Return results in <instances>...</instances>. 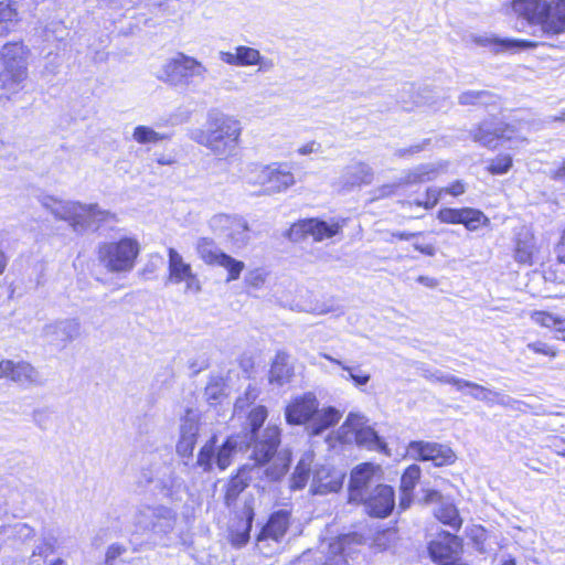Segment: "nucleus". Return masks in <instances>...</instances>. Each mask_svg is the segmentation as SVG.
I'll use <instances>...</instances> for the list:
<instances>
[{
  "instance_id": "1",
  "label": "nucleus",
  "mask_w": 565,
  "mask_h": 565,
  "mask_svg": "<svg viewBox=\"0 0 565 565\" xmlns=\"http://www.w3.org/2000/svg\"><path fill=\"white\" fill-rule=\"evenodd\" d=\"M241 135L242 125L238 119L218 109H211L204 127L193 129L190 138L222 160L236 154Z\"/></svg>"
},
{
  "instance_id": "2",
  "label": "nucleus",
  "mask_w": 565,
  "mask_h": 565,
  "mask_svg": "<svg viewBox=\"0 0 565 565\" xmlns=\"http://www.w3.org/2000/svg\"><path fill=\"white\" fill-rule=\"evenodd\" d=\"M505 10L515 20L540 28L546 36L565 33V0H510Z\"/></svg>"
},
{
  "instance_id": "3",
  "label": "nucleus",
  "mask_w": 565,
  "mask_h": 565,
  "mask_svg": "<svg viewBox=\"0 0 565 565\" xmlns=\"http://www.w3.org/2000/svg\"><path fill=\"white\" fill-rule=\"evenodd\" d=\"M41 204L55 218L66 221L76 233L96 231L104 223L115 220V215L98 206V204H82L76 201H63L54 196L41 198Z\"/></svg>"
},
{
  "instance_id": "4",
  "label": "nucleus",
  "mask_w": 565,
  "mask_h": 565,
  "mask_svg": "<svg viewBox=\"0 0 565 565\" xmlns=\"http://www.w3.org/2000/svg\"><path fill=\"white\" fill-rule=\"evenodd\" d=\"M267 418L265 406L254 407L247 416L246 433L242 437L253 447L252 457L258 462H269L277 456L280 444V429L276 425H267L262 429Z\"/></svg>"
},
{
  "instance_id": "5",
  "label": "nucleus",
  "mask_w": 565,
  "mask_h": 565,
  "mask_svg": "<svg viewBox=\"0 0 565 565\" xmlns=\"http://www.w3.org/2000/svg\"><path fill=\"white\" fill-rule=\"evenodd\" d=\"M290 460V452L281 450L274 460L269 462H258L254 460L255 462L252 466H243L237 475L227 483L225 493L226 503L230 505L235 501L239 493L248 486V481L262 478L263 476H265L268 481L279 480L287 472Z\"/></svg>"
},
{
  "instance_id": "6",
  "label": "nucleus",
  "mask_w": 565,
  "mask_h": 565,
  "mask_svg": "<svg viewBox=\"0 0 565 565\" xmlns=\"http://www.w3.org/2000/svg\"><path fill=\"white\" fill-rule=\"evenodd\" d=\"M0 60L3 68L0 71V104L10 100V96L22 89L28 72L25 64V51L21 43H8L0 51Z\"/></svg>"
},
{
  "instance_id": "7",
  "label": "nucleus",
  "mask_w": 565,
  "mask_h": 565,
  "mask_svg": "<svg viewBox=\"0 0 565 565\" xmlns=\"http://www.w3.org/2000/svg\"><path fill=\"white\" fill-rule=\"evenodd\" d=\"M207 74L209 68L201 61L179 52L161 65L156 77L171 86H190L205 82Z\"/></svg>"
},
{
  "instance_id": "8",
  "label": "nucleus",
  "mask_w": 565,
  "mask_h": 565,
  "mask_svg": "<svg viewBox=\"0 0 565 565\" xmlns=\"http://www.w3.org/2000/svg\"><path fill=\"white\" fill-rule=\"evenodd\" d=\"M141 482L153 484L162 498L170 502H181L188 493L185 481L177 472L172 462L153 461L141 470Z\"/></svg>"
},
{
  "instance_id": "9",
  "label": "nucleus",
  "mask_w": 565,
  "mask_h": 565,
  "mask_svg": "<svg viewBox=\"0 0 565 565\" xmlns=\"http://www.w3.org/2000/svg\"><path fill=\"white\" fill-rule=\"evenodd\" d=\"M216 436H212L200 449L195 466L204 472H210L215 463L220 470H225L235 455L250 445L241 436H230L222 445H216Z\"/></svg>"
},
{
  "instance_id": "10",
  "label": "nucleus",
  "mask_w": 565,
  "mask_h": 565,
  "mask_svg": "<svg viewBox=\"0 0 565 565\" xmlns=\"http://www.w3.org/2000/svg\"><path fill=\"white\" fill-rule=\"evenodd\" d=\"M140 247L134 238L103 243L98 247V260L110 273L125 274L134 269Z\"/></svg>"
},
{
  "instance_id": "11",
  "label": "nucleus",
  "mask_w": 565,
  "mask_h": 565,
  "mask_svg": "<svg viewBox=\"0 0 565 565\" xmlns=\"http://www.w3.org/2000/svg\"><path fill=\"white\" fill-rule=\"evenodd\" d=\"M175 521V511L163 504H142L137 508L132 519L137 532H152L154 534L170 533Z\"/></svg>"
},
{
  "instance_id": "12",
  "label": "nucleus",
  "mask_w": 565,
  "mask_h": 565,
  "mask_svg": "<svg viewBox=\"0 0 565 565\" xmlns=\"http://www.w3.org/2000/svg\"><path fill=\"white\" fill-rule=\"evenodd\" d=\"M341 228L342 225L333 220L327 222L320 218H303L291 225L288 237L294 242H299L311 236L316 242H321L335 236Z\"/></svg>"
},
{
  "instance_id": "13",
  "label": "nucleus",
  "mask_w": 565,
  "mask_h": 565,
  "mask_svg": "<svg viewBox=\"0 0 565 565\" xmlns=\"http://www.w3.org/2000/svg\"><path fill=\"white\" fill-rule=\"evenodd\" d=\"M461 540L449 533L441 532L428 545V553L437 565H468L461 562Z\"/></svg>"
},
{
  "instance_id": "14",
  "label": "nucleus",
  "mask_w": 565,
  "mask_h": 565,
  "mask_svg": "<svg viewBox=\"0 0 565 565\" xmlns=\"http://www.w3.org/2000/svg\"><path fill=\"white\" fill-rule=\"evenodd\" d=\"M381 468L371 462L356 466L350 476L349 500L355 502L382 482Z\"/></svg>"
},
{
  "instance_id": "15",
  "label": "nucleus",
  "mask_w": 565,
  "mask_h": 565,
  "mask_svg": "<svg viewBox=\"0 0 565 565\" xmlns=\"http://www.w3.org/2000/svg\"><path fill=\"white\" fill-rule=\"evenodd\" d=\"M407 450L414 459L431 461L437 467L451 465L456 460L452 449L447 445L438 443L411 441Z\"/></svg>"
},
{
  "instance_id": "16",
  "label": "nucleus",
  "mask_w": 565,
  "mask_h": 565,
  "mask_svg": "<svg viewBox=\"0 0 565 565\" xmlns=\"http://www.w3.org/2000/svg\"><path fill=\"white\" fill-rule=\"evenodd\" d=\"M355 502L362 503L370 515L383 519L388 516L395 507L394 490L381 483Z\"/></svg>"
},
{
  "instance_id": "17",
  "label": "nucleus",
  "mask_w": 565,
  "mask_h": 565,
  "mask_svg": "<svg viewBox=\"0 0 565 565\" xmlns=\"http://www.w3.org/2000/svg\"><path fill=\"white\" fill-rule=\"evenodd\" d=\"M169 256V280L172 284H185V291L198 294L201 291L200 280L192 271L190 264L185 263L183 257L172 247L168 249Z\"/></svg>"
},
{
  "instance_id": "18",
  "label": "nucleus",
  "mask_w": 565,
  "mask_h": 565,
  "mask_svg": "<svg viewBox=\"0 0 565 565\" xmlns=\"http://www.w3.org/2000/svg\"><path fill=\"white\" fill-rule=\"evenodd\" d=\"M438 220L446 224H462L468 231H477L489 224V218L479 210L471 207H444L437 214Z\"/></svg>"
},
{
  "instance_id": "19",
  "label": "nucleus",
  "mask_w": 565,
  "mask_h": 565,
  "mask_svg": "<svg viewBox=\"0 0 565 565\" xmlns=\"http://www.w3.org/2000/svg\"><path fill=\"white\" fill-rule=\"evenodd\" d=\"M81 322L76 318H66L47 323L43 337L53 344L65 347L81 335Z\"/></svg>"
},
{
  "instance_id": "20",
  "label": "nucleus",
  "mask_w": 565,
  "mask_h": 565,
  "mask_svg": "<svg viewBox=\"0 0 565 565\" xmlns=\"http://www.w3.org/2000/svg\"><path fill=\"white\" fill-rule=\"evenodd\" d=\"M319 402L313 393H305L295 397L286 407V420L290 425H302L313 417L318 411Z\"/></svg>"
},
{
  "instance_id": "21",
  "label": "nucleus",
  "mask_w": 565,
  "mask_h": 565,
  "mask_svg": "<svg viewBox=\"0 0 565 565\" xmlns=\"http://www.w3.org/2000/svg\"><path fill=\"white\" fill-rule=\"evenodd\" d=\"M372 168L364 162H354L347 166L334 185L339 191L349 192L363 184H370L373 180Z\"/></svg>"
},
{
  "instance_id": "22",
  "label": "nucleus",
  "mask_w": 565,
  "mask_h": 565,
  "mask_svg": "<svg viewBox=\"0 0 565 565\" xmlns=\"http://www.w3.org/2000/svg\"><path fill=\"white\" fill-rule=\"evenodd\" d=\"M426 503H437L438 507L434 510L435 516L444 524L452 529H459L461 525V518L459 516L457 508L449 501L445 500L443 495L436 490H427L424 497Z\"/></svg>"
},
{
  "instance_id": "23",
  "label": "nucleus",
  "mask_w": 565,
  "mask_h": 565,
  "mask_svg": "<svg viewBox=\"0 0 565 565\" xmlns=\"http://www.w3.org/2000/svg\"><path fill=\"white\" fill-rule=\"evenodd\" d=\"M419 370L420 375L427 381L454 385L459 392L469 388L470 394L476 398H481L484 395V390L475 383L458 379L437 369L420 367Z\"/></svg>"
},
{
  "instance_id": "24",
  "label": "nucleus",
  "mask_w": 565,
  "mask_h": 565,
  "mask_svg": "<svg viewBox=\"0 0 565 565\" xmlns=\"http://www.w3.org/2000/svg\"><path fill=\"white\" fill-rule=\"evenodd\" d=\"M343 477L341 471L323 466L313 473L312 492L320 495L337 492L342 487Z\"/></svg>"
},
{
  "instance_id": "25",
  "label": "nucleus",
  "mask_w": 565,
  "mask_h": 565,
  "mask_svg": "<svg viewBox=\"0 0 565 565\" xmlns=\"http://www.w3.org/2000/svg\"><path fill=\"white\" fill-rule=\"evenodd\" d=\"M270 172L267 180L269 193L285 192L296 183L295 175L286 162L270 163Z\"/></svg>"
},
{
  "instance_id": "26",
  "label": "nucleus",
  "mask_w": 565,
  "mask_h": 565,
  "mask_svg": "<svg viewBox=\"0 0 565 565\" xmlns=\"http://www.w3.org/2000/svg\"><path fill=\"white\" fill-rule=\"evenodd\" d=\"M289 512L285 510H279L273 513L259 532L257 542L260 543L266 540L279 542L280 539L286 534V531L289 526Z\"/></svg>"
},
{
  "instance_id": "27",
  "label": "nucleus",
  "mask_w": 565,
  "mask_h": 565,
  "mask_svg": "<svg viewBox=\"0 0 565 565\" xmlns=\"http://www.w3.org/2000/svg\"><path fill=\"white\" fill-rule=\"evenodd\" d=\"M259 51L257 49L238 45L234 52L220 51L218 58L221 62L237 67L255 66L259 61Z\"/></svg>"
},
{
  "instance_id": "28",
  "label": "nucleus",
  "mask_w": 565,
  "mask_h": 565,
  "mask_svg": "<svg viewBox=\"0 0 565 565\" xmlns=\"http://www.w3.org/2000/svg\"><path fill=\"white\" fill-rule=\"evenodd\" d=\"M199 434V424L194 418L183 419L180 428V439L177 444V452L182 458H190L193 454Z\"/></svg>"
},
{
  "instance_id": "29",
  "label": "nucleus",
  "mask_w": 565,
  "mask_h": 565,
  "mask_svg": "<svg viewBox=\"0 0 565 565\" xmlns=\"http://www.w3.org/2000/svg\"><path fill=\"white\" fill-rule=\"evenodd\" d=\"M440 172L439 166L435 163L418 164L404 171L399 179V184L413 185L435 180Z\"/></svg>"
},
{
  "instance_id": "30",
  "label": "nucleus",
  "mask_w": 565,
  "mask_h": 565,
  "mask_svg": "<svg viewBox=\"0 0 565 565\" xmlns=\"http://www.w3.org/2000/svg\"><path fill=\"white\" fill-rule=\"evenodd\" d=\"M9 380L21 385H38L42 383L39 371L25 361L14 362L11 360Z\"/></svg>"
},
{
  "instance_id": "31",
  "label": "nucleus",
  "mask_w": 565,
  "mask_h": 565,
  "mask_svg": "<svg viewBox=\"0 0 565 565\" xmlns=\"http://www.w3.org/2000/svg\"><path fill=\"white\" fill-rule=\"evenodd\" d=\"M539 250L534 235H519L515 241L514 258L521 265H532Z\"/></svg>"
},
{
  "instance_id": "32",
  "label": "nucleus",
  "mask_w": 565,
  "mask_h": 565,
  "mask_svg": "<svg viewBox=\"0 0 565 565\" xmlns=\"http://www.w3.org/2000/svg\"><path fill=\"white\" fill-rule=\"evenodd\" d=\"M420 478V468L416 465L409 466L401 478L399 508L406 510L412 502L413 490Z\"/></svg>"
},
{
  "instance_id": "33",
  "label": "nucleus",
  "mask_w": 565,
  "mask_h": 565,
  "mask_svg": "<svg viewBox=\"0 0 565 565\" xmlns=\"http://www.w3.org/2000/svg\"><path fill=\"white\" fill-rule=\"evenodd\" d=\"M294 375V370L289 364V356L284 352H278L269 371V381L279 386L288 383Z\"/></svg>"
},
{
  "instance_id": "34",
  "label": "nucleus",
  "mask_w": 565,
  "mask_h": 565,
  "mask_svg": "<svg viewBox=\"0 0 565 565\" xmlns=\"http://www.w3.org/2000/svg\"><path fill=\"white\" fill-rule=\"evenodd\" d=\"M531 320L539 327L555 332H565V317L548 310H534L530 313Z\"/></svg>"
},
{
  "instance_id": "35",
  "label": "nucleus",
  "mask_w": 565,
  "mask_h": 565,
  "mask_svg": "<svg viewBox=\"0 0 565 565\" xmlns=\"http://www.w3.org/2000/svg\"><path fill=\"white\" fill-rule=\"evenodd\" d=\"M341 418V413L334 407H327L317 411L313 420L311 422L310 429L311 435L318 436L323 430L335 425Z\"/></svg>"
},
{
  "instance_id": "36",
  "label": "nucleus",
  "mask_w": 565,
  "mask_h": 565,
  "mask_svg": "<svg viewBox=\"0 0 565 565\" xmlns=\"http://www.w3.org/2000/svg\"><path fill=\"white\" fill-rule=\"evenodd\" d=\"M249 227L247 222L239 216H234L233 224L226 233V238L238 248L247 245L249 241Z\"/></svg>"
},
{
  "instance_id": "37",
  "label": "nucleus",
  "mask_w": 565,
  "mask_h": 565,
  "mask_svg": "<svg viewBox=\"0 0 565 565\" xmlns=\"http://www.w3.org/2000/svg\"><path fill=\"white\" fill-rule=\"evenodd\" d=\"M321 356L326 360L330 361L333 364L339 365L343 371L348 372V375H343L342 377L344 380H351L353 381L354 385L358 387L364 386L369 383L371 376L370 374L363 373L360 367H351L343 363L342 361L327 354L321 353Z\"/></svg>"
},
{
  "instance_id": "38",
  "label": "nucleus",
  "mask_w": 565,
  "mask_h": 565,
  "mask_svg": "<svg viewBox=\"0 0 565 565\" xmlns=\"http://www.w3.org/2000/svg\"><path fill=\"white\" fill-rule=\"evenodd\" d=\"M196 252L200 258L206 264L215 266L223 252L216 246L215 242L207 237L199 238L196 243Z\"/></svg>"
},
{
  "instance_id": "39",
  "label": "nucleus",
  "mask_w": 565,
  "mask_h": 565,
  "mask_svg": "<svg viewBox=\"0 0 565 565\" xmlns=\"http://www.w3.org/2000/svg\"><path fill=\"white\" fill-rule=\"evenodd\" d=\"M354 440L359 446L371 450H382L385 448V444L379 437L377 433L369 426L358 429L354 435Z\"/></svg>"
},
{
  "instance_id": "40",
  "label": "nucleus",
  "mask_w": 565,
  "mask_h": 565,
  "mask_svg": "<svg viewBox=\"0 0 565 565\" xmlns=\"http://www.w3.org/2000/svg\"><path fill=\"white\" fill-rule=\"evenodd\" d=\"M18 22V11L11 1L0 2V35L9 33Z\"/></svg>"
},
{
  "instance_id": "41",
  "label": "nucleus",
  "mask_w": 565,
  "mask_h": 565,
  "mask_svg": "<svg viewBox=\"0 0 565 565\" xmlns=\"http://www.w3.org/2000/svg\"><path fill=\"white\" fill-rule=\"evenodd\" d=\"M539 45V42L532 40L497 39V51L510 53L536 49Z\"/></svg>"
},
{
  "instance_id": "42",
  "label": "nucleus",
  "mask_w": 565,
  "mask_h": 565,
  "mask_svg": "<svg viewBox=\"0 0 565 565\" xmlns=\"http://www.w3.org/2000/svg\"><path fill=\"white\" fill-rule=\"evenodd\" d=\"M311 459L309 457L301 458L291 476L290 488L292 490L303 489L310 475Z\"/></svg>"
},
{
  "instance_id": "43",
  "label": "nucleus",
  "mask_w": 565,
  "mask_h": 565,
  "mask_svg": "<svg viewBox=\"0 0 565 565\" xmlns=\"http://www.w3.org/2000/svg\"><path fill=\"white\" fill-rule=\"evenodd\" d=\"M215 265L224 267L227 270V273H228L227 281L238 279L241 276V273L245 268V265L243 262L237 260L225 253L220 255V258L217 259Z\"/></svg>"
},
{
  "instance_id": "44",
  "label": "nucleus",
  "mask_w": 565,
  "mask_h": 565,
  "mask_svg": "<svg viewBox=\"0 0 565 565\" xmlns=\"http://www.w3.org/2000/svg\"><path fill=\"white\" fill-rule=\"evenodd\" d=\"M270 172V164L254 163L246 173V180L249 184L267 186V180Z\"/></svg>"
},
{
  "instance_id": "45",
  "label": "nucleus",
  "mask_w": 565,
  "mask_h": 565,
  "mask_svg": "<svg viewBox=\"0 0 565 565\" xmlns=\"http://www.w3.org/2000/svg\"><path fill=\"white\" fill-rule=\"evenodd\" d=\"M492 98L490 92L487 90H467L459 95L458 103L460 105H486Z\"/></svg>"
},
{
  "instance_id": "46",
  "label": "nucleus",
  "mask_w": 565,
  "mask_h": 565,
  "mask_svg": "<svg viewBox=\"0 0 565 565\" xmlns=\"http://www.w3.org/2000/svg\"><path fill=\"white\" fill-rule=\"evenodd\" d=\"M204 395L210 404H215L225 396V383L223 379L212 377L205 387Z\"/></svg>"
},
{
  "instance_id": "47",
  "label": "nucleus",
  "mask_w": 565,
  "mask_h": 565,
  "mask_svg": "<svg viewBox=\"0 0 565 565\" xmlns=\"http://www.w3.org/2000/svg\"><path fill=\"white\" fill-rule=\"evenodd\" d=\"M132 138L138 143H157L166 139L164 135H161L147 126H137L134 130Z\"/></svg>"
},
{
  "instance_id": "48",
  "label": "nucleus",
  "mask_w": 565,
  "mask_h": 565,
  "mask_svg": "<svg viewBox=\"0 0 565 565\" xmlns=\"http://www.w3.org/2000/svg\"><path fill=\"white\" fill-rule=\"evenodd\" d=\"M233 215L215 214L209 220V227L214 234L226 236V233L233 224Z\"/></svg>"
},
{
  "instance_id": "49",
  "label": "nucleus",
  "mask_w": 565,
  "mask_h": 565,
  "mask_svg": "<svg viewBox=\"0 0 565 565\" xmlns=\"http://www.w3.org/2000/svg\"><path fill=\"white\" fill-rule=\"evenodd\" d=\"M527 349L532 353L543 355L550 360L557 358L559 354L558 348L541 340L530 342Z\"/></svg>"
},
{
  "instance_id": "50",
  "label": "nucleus",
  "mask_w": 565,
  "mask_h": 565,
  "mask_svg": "<svg viewBox=\"0 0 565 565\" xmlns=\"http://www.w3.org/2000/svg\"><path fill=\"white\" fill-rule=\"evenodd\" d=\"M473 139L487 147L494 140V126L492 121H483L475 131Z\"/></svg>"
},
{
  "instance_id": "51",
  "label": "nucleus",
  "mask_w": 565,
  "mask_h": 565,
  "mask_svg": "<svg viewBox=\"0 0 565 565\" xmlns=\"http://www.w3.org/2000/svg\"><path fill=\"white\" fill-rule=\"evenodd\" d=\"M259 390L253 385H248L244 395L239 396L234 405V412L239 413L248 408L258 397Z\"/></svg>"
},
{
  "instance_id": "52",
  "label": "nucleus",
  "mask_w": 565,
  "mask_h": 565,
  "mask_svg": "<svg viewBox=\"0 0 565 565\" xmlns=\"http://www.w3.org/2000/svg\"><path fill=\"white\" fill-rule=\"evenodd\" d=\"M363 427H364V417L359 414L350 413L340 429L341 430H344V429L352 430V433L355 435L358 429L363 428Z\"/></svg>"
},
{
  "instance_id": "53",
  "label": "nucleus",
  "mask_w": 565,
  "mask_h": 565,
  "mask_svg": "<svg viewBox=\"0 0 565 565\" xmlns=\"http://www.w3.org/2000/svg\"><path fill=\"white\" fill-rule=\"evenodd\" d=\"M441 194V188H428L425 193L423 207L426 210H431L439 202Z\"/></svg>"
},
{
  "instance_id": "54",
  "label": "nucleus",
  "mask_w": 565,
  "mask_h": 565,
  "mask_svg": "<svg viewBox=\"0 0 565 565\" xmlns=\"http://www.w3.org/2000/svg\"><path fill=\"white\" fill-rule=\"evenodd\" d=\"M429 143V140L426 139L422 143L413 145L407 148H401L395 150L394 156L397 158H407L414 156L425 149V147Z\"/></svg>"
},
{
  "instance_id": "55",
  "label": "nucleus",
  "mask_w": 565,
  "mask_h": 565,
  "mask_svg": "<svg viewBox=\"0 0 565 565\" xmlns=\"http://www.w3.org/2000/svg\"><path fill=\"white\" fill-rule=\"evenodd\" d=\"M463 41L468 44H475L477 46H490L493 44L494 40L490 36L478 35V34H468L463 38Z\"/></svg>"
},
{
  "instance_id": "56",
  "label": "nucleus",
  "mask_w": 565,
  "mask_h": 565,
  "mask_svg": "<svg viewBox=\"0 0 565 565\" xmlns=\"http://www.w3.org/2000/svg\"><path fill=\"white\" fill-rule=\"evenodd\" d=\"M246 281L250 286H253L255 288H259L265 282V275L258 269L253 270L246 277Z\"/></svg>"
},
{
  "instance_id": "57",
  "label": "nucleus",
  "mask_w": 565,
  "mask_h": 565,
  "mask_svg": "<svg viewBox=\"0 0 565 565\" xmlns=\"http://www.w3.org/2000/svg\"><path fill=\"white\" fill-rule=\"evenodd\" d=\"M443 193H448L452 196H458L462 194L466 190L465 184L461 181H456L449 186L441 188Z\"/></svg>"
},
{
  "instance_id": "58",
  "label": "nucleus",
  "mask_w": 565,
  "mask_h": 565,
  "mask_svg": "<svg viewBox=\"0 0 565 565\" xmlns=\"http://www.w3.org/2000/svg\"><path fill=\"white\" fill-rule=\"evenodd\" d=\"M321 148V145L317 141H310L297 149V152L301 156H307L313 152H319Z\"/></svg>"
},
{
  "instance_id": "59",
  "label": "nucleus",
  "mask_w": 565,
  "mask_h": 565,
  "mask_svg": "<svg viewBox=\"0 0 565 565\" xmlns=\"http://www.w3.org/2000/svg\"><path fill=\"white\" fill-rule=\"evenodd\" d=\"M403 184H399V181L396 182V183H393V184H385V185H383V186L377 189V196L379 198H384V196L392 195Z\"/></svg>"
},
{
  "instance_id": "60",
  "label": "nucleus",
  "mask_w": 565,
  "mask_h": 565,
  "mask_svg": "<svg viewBox=\"0 0 565 565\" xmlns=\"http://www.w3.org/2000/svg\"><path fill=\"white\" fill-rule=\"evenodd\" d=\"M512 166V159L504 156L497 160V174L505 173Z\"/></svg>"
},
{
  "instance_id": "61",
  "label": "nucleus",
  "mask_w": 565,
  "mask_h": 565,
  "mask_svg": "<svg viewBox=\"0 0 565 565\" xmlns=\"http://www.w3.org/2000/svg\"><path fill=\"white\" fill-rule=\"evenodd\" d=\"M413 247L416 250H418L419 253L427 255V256H434L436 254V247L431 244L423 245V244L415 242L413 244Z\"/></svg>"
},
{
  "instance_id": "62",
  "label": "nucleus",
  "mask_w": 565,
  "mask_h": 565,
  "mask_svg": "<svg viewBox=\"0 0 565 565\" xmlns=\"http://www.w3.org/2000/svg\"><path fill=\"white\" fill-rule=\"evenodd\" d=\"M551 179L565 182V162H562L557 168L551 171Z\"/></svg>"
},
{
  "instance_id": "63",
  "label": "nucleus",
  "mask_w": 565,
  "mask_h": 565,
  "mask_svg": "<svg viewBox=\"0 0 565 565\" xmlns=\"http://www.w3.org/2000/svg\"><path fill=\"white\" fill-rule=\"evenodd\" d=\"M322 565H349L345 557L338 553L333 555L332 557H328Z\"/></svg>"
},
{
  "instance_id": "64",
  "label": "nucleus",
  "mask_w": 565,
  "mask_h": 565,
  "mask_svg": "<svg viewBox=\"0 0 565 565\" xmlns=\"http://www.w3.org/2000/svg\"><path fill=\"white\" fill-rule=\"evenodd\" d=\"M553 451L556 456L565 458V438H556L554 440Z\"/></svg>"
}]
</instances>
